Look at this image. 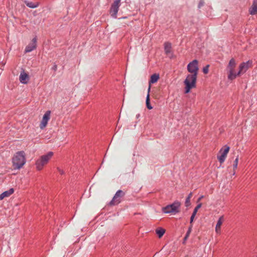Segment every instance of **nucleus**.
Segmentation results:
<instances>
[{
    "instance_id": "0eeeda50",
    "label": "nucleus",
    "mask_w": 257,
    "mask_h": 257,
    "mask_svg": "<svg viewBox=\"0 0 257 257\" xmlns=\"http://www.w3.org/2000/svg\"><path fill=\"white\" fill-rule=\"evenodd\" d=\"M125 195L124 192L121 190H118L115 194L112 199L109 203L110 206H113L118 204L121 202V198Z\"/></svg>"
},
{
    "instance_id": "f3484780",
    "label": "nucleus",
    "mask_w": 257,
    "mask_h": 257,
    "mask_svg": "<svg viewBox=\"0 0 257 257\" xmlns=\"http://www.w3.org/2000/svg\"><path fill=\"white\" fill-rule=\"evenodd\" d=\"M150 89H151V86H150L148 88V94H147V96L146 97V106H147V108H148L149 109H153V107L151 105V103H150V94H149Z\"/></svg>"
},
{
    "instance_id": "aec40b11",
    "label": "nucleus",
    "mask_w": 257,
    "mask_h": 257,
    "mask_svg": "<svg viewBox=\"0 0 257 257\" xmlns=\"http://www.w3.org/2000/svg\"><path fill=\"white\" fill-rule=\"evenodd\" d=\"M24 3H25V5L28 7L30 8H32V9H34V8H37L39 6V3H33L32 2H29L28 1H25Z\"/></svg>"
},
{
    "instance_id": "393cba45",
    "label": "nucleus",
    "mask_w": 257,
    "mask_h": 257,
    "mask_svg": "<svg viewBox=\"0 0 257 257\" xmlns=\"http://www.w3.org/2000/svg\"><path fill=\"white\" fill-rule=\"evenodd\" d=\"M185 205L186 207H188L191 205L190 199H189V198H186Z\"/></svg>"
},
{
    "instance_id": "423d86ee",
    "label": "nucleus",
    "mask_w": 257,
    "mask_h": 257,
    "mask_svg": "<svg viewBox=\"0 0 257 257\" xmlns=\"http://www.w3.org/2000/svg\"><path fill=\"white\" fill-rule=\"evenodd\" d=\"M236 63L235 60L233 58L231 59L227 66V68L229 70L228 79L230 80H232L236 78L235 73H234V69Z\"/></svg>"
},
{
    "instance_id": "a211bd4d",
    "label": "nucleus",
    "mask_w": 257,
    "mask_h": 257,
    "mask_svg": "<svg viewBox=\"0 0 257 257\" xmlns=\"http://www.w3.org/2000/svg\"><path fill=\"white\" fill-rule=\"evenodd\" d=\"M159 79V75L156 73L153 74L151 75V78L149 80V86H151V84H153L157 82Z\"/></svg>"
},
{
    "instance_id": "9d476101",
    "label": "nucleus",
    "mask_w": 257,
    "mask_h": 257,
    "mask_svg": "<svg viewBox=\"0 0 257 257\" xmlns=\"http://www.w3.org/2000/svg\"><path fill=\"white\" fill-rule=\"evenodd\" d=\"M230 148L228 146H225V149H223L222 148L220 150L219 153L221 154L220 155L217 156V159L220 162V164H222L226 157L227 154L229 151Z\"/></svg>"
},
{
    "instance_id": "5701e85b",
    "label": "nucleus",
    "mask_w": 257,
    "mask_h": 257,
    "mask_svg": "<svg viewBox=\"0 0 257 257\" xmlns=\"http://www.w3.org/2000/svg\"><path fill=\"white\" fill-rule=\"evenodd\" d=\"M238 161V156H237L233 162V169L235 170L237 168Z\"/></svg>"
},
{
    "instance_id": "1a4fd4ad",
    "label": "nucleus",
    "mask_w": 257,
    "mask_h": 257,
    "mask_svg": "<svg viewBox=\"0 0 257 257\" xmlns=\"http://www.w3.org/2000/svg\"><path fill=\"white\" fill-rule=\"evenodd\" d=\"M252 61L248 60L246 62H242L239 66V71L235 73L236 77L239 76L241 74L245 73L249 68V65L252 64Z\"/></svg>"
},
{
    "instance_id": "f03ea898",
    "label": "nucleus",
    "mask_w": 257,
    "mask_h": 257,
    "mask_svg": "<svg viewBox=\"0 0 257 257\" xmlns=\"http://www.w3.org/2000/svg\"><path fill=\"white\" fill-rule=\"evenodd\" d=\"M53 155V153L49 152L47 154L41 156L37 159L35 163L37 170L38 171L42 170L44 166L48 164Z\"/></svg>"
},
{
    "instance_id": "f257e3e1",
    "label": "nucleus",
    "mask_w": 257,
    "mask_h": 257,
    "mask_svg": "<svg viewBox=\"0 0 257 257\" xmlns=\"http://www.w3.org/2000/svg\"><path fill=\"white\" fill-rule=\"evenodd\" d=\"M12 162L15 169L21 168L26 163L25 152L23 151L17 152L13 158Z\"/></svg>"
},
{
    "instance_id": "cd10ccee",
    "label": "nucleus",
    "mask_w": 257,
    "mask_h": 257,
    "mask_svg": "<svg viewBox=\"0 0 257 257\" xmlns=\"http://www.w3.org/2000/svg\"><path fill=\"white\" fill-rule=\"evenodd\" d=\"M191 232V231H190V229H188V230H187V232H186V235H185V236H187V237H188H188H189V235H190V234Z\"/></svg>"
},
{
    "instance_id": "412c9836",
    "label": "nucleus",
    "mask_w": 257,
    "mask_h": 257,
    "mask_svg": "<svg viewBox=\"0 0 257 257\" xmlns=\"http://www.w3.org/2000/svg\"><path fill=\"white\" fill-rule=\"evenodd\" d=\"M222 219H223V216H221L218 220V221L217 222V224H216V227H215V229H216V232H218V230L220 229L221 225L222 223Z\"/></svg>"
},
{
    "instance_id": "c756f323",
    "label": "nucleus",
    "mask_w": 257,
    "mask_h": 257,
    "mask_svg": "<svg viewBox=\"0 0 257 257\" xmlns=\"http://www.w3.org/2000/svg\"><path fill=\"white\" fill-rule=\"evenodd\" d=\"M188 237H187V236H185V237H184L183 241V244H185V242H186V240H187V239H188Z\"/></svg>"
},
{
    "instance_id": "4be33fe9",
    "label": "nucleus",
    "mask_w": 257,
    "mask_h": 257,
    "mask_svg": "<svg viewBox=\"0 0 257 257\" xmlns=\"http://www.w3.org/2000/svg\"><path fill=\"white\" fill-rule=\"evenodd\" d=\"M156 233L158 235L159 238H161L165 233V230L163 228H160L159 229H157L156 230Z\"/></svg>"
},
{
    "instance_id": "c85d7f7f",
    "label": "nucleus",
    "mask_w": 257,
    "mask_h": 257,
    "mask_svg": "<svg viewBox=\"0 0 257 257\" xmlns=\"http://www.w3.org/2000/svg\"><path fill=\"white\" fill-rule=\"evenodd\" d=\"M52 69L54 71H56L57 70V65L56 64H54L53 66L52 67Z\"/></svg>"
},
{
    "instance_id": "9b49d317",
    "label": "nucleus",
    "mask_w": 257,
    "mask_h": 257,
    "mask_svg": "<svg viewBox=\"0 0 257 257\" xmlns=\"http://www.w3.org/2000/svg\"><path fill=\"white\" fill-rule=\"evenodd\" d=\"M37 38L36 36L32 39L31 42L26 46L25 50V53H29L36 49L37 48Z\"/></svg>"
},
{
    "instance_id": "f8f14e48",
    "label": "nucleus",
    "mask_w": 257,
    "mask_h": 257,
    "mask_svg": "<svg viewBox=\"0 0 257 257\" xmlns=\"http://www.w3.org/2000/svg\"><path fill=\"white\" fill-rule=\"evenodd\" d=\"M50 113L51 111L48 110L43 115L42 120L40 124V127L41 129H43L47 125L48 121L50 118Z\"/></svg>"
},
{
    "instance_id": "39448f33",
    "label": "nucleus",
    "mask_w": 257,
    "mask_h": 257,
    "mask_svg": "<svg viewBox=\"0 0 257 257\" xmlns=\"http://www.w3.org/2000/svg\"><path fill=\"white\" fill-rule=\"evenodd\" d=\"M120 5L121 0H113L109 11L112 18L114 19L117 18V14Z\"/></svg>"
},
{
    "instance_id": "b1692460",
    "label": "nucleus",
    "mask_w": 257,
    "mask_h": 257,
    "mask_svg": "<svg viewBox=\"0 0 257 257\" xmlns=\"http://www.w3.org/2000/svg\"><path fill=\"white\" fill-rule=\"evenodd\" d=\"M209 67V65H207L206 66L203 67V72L204 74H207L208 73Z\"/></svg>"
},
{
    "instance_id": "bb28decb",
    "label": "nucleus",
    "mask_w": 257,
    "mask_h": 257,
    "mask_svg": "<svg viewBox=\"0 0 257 257\" xmlns=\"http://www.w3.org/2000/svg\"><path fill=\"white\" fill-rule=\"evenodd\" d=\"M57 170L60 174L63 175L64 174V171L63 170L61 169L60 168L58 167Z\"/></svg>"
},
{
    "instance_id": "dca6fc26",
    "label": "nucleus",
    "mask_w": 257,
    "mask_h": 257,
    "mask_svg": "<svg viewBox=\"0 0 257 257\" xmlns=\"http://www.w3.org/2000/svg\"><path fill=\"white\" fill-rule=\"evenodd\" d=\"M28 79L29 76L27 73L23 72V73H21L20 74V81L22 83L26 84L27 83Z\"/></svg>"
},
{
    "instance_id": "6ab92c4d",
    "label": "nucleus",
    "mask_w": 257,
    "mask_h": 257,
    "mask_svg": "<svg viewBox=\"0 0 257 257\" xmlns=\"http://www.w3.org/2000/svg\"><path fill=\"white\" fill-rule=\"evenodd\" d=\"M172 49L171 43L170 42H165L164 43V50L167 54L171 53Z\"/></svg>"
},
{
    "instance_id": "a878e982",
    "label": "nucleus",
    "mask_w": 257,
    "mask_h": 257,
    "mask_svg": "<svg viewBox=\"0 0 257 257\" xmlns=\"http://www.w3.org/2000/svg\"><path fill=\"white\" fill-rule=\"evenodd\" d=\"M204 4H205L204 0H200L198 5V8L199 9H200L202 7H203L204 5Z\"/></svg>"
},
{
    "instance_id": "7c9ffc66",
    "label": "nucleus",
    "mask_w": 257,
    "mask_h": 257,
    "mask_svg": "<svg viewBox=\"0 0 257 257\" xmlns=\"http://www.w3.org/2000/svg\"><path fill=\"white\" fill-rule=\"evenodd\" d=\"M192 227H193V224H192V223L191 224H190L189 227H188V229H190V231H192Z\"/></svg>"
},
{
    "instance_id": "ddd939ff",
    "label": "nucleus",
    "mask_w": 257,
    "mask_h": 257,
    "mask_svg": "<svg viewBox=\"0 0 257 257\" xmlns=\"http://www.w3.org/2000/svg\"><path fill=\"white\" fill-rule=\"evenodd\" d=\"M249 13L251 15L257 14V0H253L252 5L249 10Z\"/></svg>"
},
{
    "instance_id": "7ed1b4c3",
    "label": "nucleus",
    "mask_w": 257,
    "mask_h": 257,
    "mask_svg": "<svg viewBox=\"0 0 257 257\" xmlns=\"http://www.w3.org/2000/svg\"><path fill=\"white\" fill-rule=\"evenodd\" d=\"M197 76V75H195L194 77L193 74H188L187 76V77L184 82L185 85V93H189L192 88H195L196 87Z\"/></svg>"
},
{
    "instance_id": "72a5a7b5",
    "label": "nucleus",
    "mask_w": 257,
    "mask_h": 257,
    "mask_svg": "<svg viewBox=\"0 0 257 257\" xmlns=\"http://www.w3.org/2000/svg\"><path fill=\"white\" fill-rule=\"evenodd\" d=\"M235 174V171L233 172V175Z\"/></svg>"
},
{
    "instance_id": "473e14b6",
    "label": "nucleus",
    "mask_w": 257,
    "mask_h": 257,
    "mask_svg": "<svg viewBox=\"0 0 257 257\" xmlns=\"http://www.w3.org/2000/svg\"><path fill=\"white\" fill-rule=\"evenodd\" d=\"M203 196H201L198 199V202L200 200H201L203 198Z\"/></svg>"
},
{
    "instance_id": "20e7f679",
    "label": "nucleus",
    "mask_w": 257,
    "mask_h": 257,
    "mask_svg": "<svg viewBox=\"0 0 257 257\" xmlns=\"http://www.w3.org/2000/svg\"><path fill=\"white\" fill-rule=\"evenodd\" d=\"M181 203L179 201H175L171 204L168 205L162 208V212L164 213H174L176 214L180 212V207Z\"/></svg>"
},
{
    "instance_id": "2eb2a0df",
    "label": "nucleus",
    "mask_w": 257,
    "mask_h": 257,
    "mask_svg": "<svg viewBox=\"0 0 257 257\" xmlns=\"http://www.w3.org/2000/svg\"><path fill=\"white\" fill-rule=\"evenodd\" d=\"M201 206H202V203H200L198 204L194 208L193 212V213L191 215V216L190 217V224H191L193 222L194 217L197 213V212L198 211V210L201 207Z\"/></svg>"
},
{
    "instance_id": "2f4dec72",
    "label": "nucleus",
    "mask_w": 257,
    "mask_h": 257,
    "mask_svg": "<svg viewBox=\"0 0 257 257\" xmlns=\"http://www.w3.org/2000/svg\"><path fill=\"white\" fill-rule=\"evenodd\" d=\"M192 192H190L189 195H188L187 197V198H189V199H191V198L192 197Z\"/></svg>"
},
{
    "instance_id": "6e6552de",
    "label": "nucleus",
    "mask_w": 257,
    "mask_h": 257,
    "mask_svg": "<svg viewBox=\"0 0 257 257\" xmlns=\"http://www.w3.org/2000/svg\"><path fill=\"white\" fill-rule=\"evenodd\" d=\"M198 62L197 60H194L192 62H190L187 65V70L188 71L193 74V76H195V75H197L198 71L199 69L198 68Z\"/></svg>"
},
{
    "instance_id": "4468645a",
    "label": "nucleus",
    "mask_w": 257,
    "mask_h": 257,
    "mask_svg": "<svg viewBox=\"0 0 257 257\" xmlns=\"http://www.w3.org/2000/svg\"><path fill=\"white\" fill-rule=\"evenodd\" d=\"M14 192L13 188H11L9 190L6 191L0 195V200H3L5 197H9L12 195Z\"/></svg>"
}]
</instances>
